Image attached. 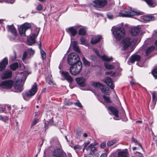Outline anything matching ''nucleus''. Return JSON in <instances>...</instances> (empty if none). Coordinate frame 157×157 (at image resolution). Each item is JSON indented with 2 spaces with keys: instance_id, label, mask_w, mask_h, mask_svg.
<instances>
[{
  "instance_id": "28",
  "label": "nucleus",
  "mask_w": 157,
  "mask_h": 157,
  "mask_svg": "<svg viewBox=\"0 0 157 157\" xmlns=\"http://www.w3.org/2000/svg\"><path fill=\"white\" fill-rule=\"evenodd\" d=\"M38 45L39 48L40 49V53L42 59L43 60H45L46 58V53L41 48V44H39Z\"/></svg>"
},
{
  "instance_id": "25",
  "label": "nucleus",
  "mask_w": 157,
  "mask_h": 157,
  "mask_svg": "<svg viewBox=\"0 0 157 157\" xmlns=\"http://www.w3.org/2000/svg\"><path fill=\"white\" fill-rule=\"evenodd\" d=\"M152 94V101L151 107L154 108L156 104V101L157 100V96L156 95V92L155 91L153 92H150Z\"/></svg>"
},
{
  "instance_id": "26",
  "label": "nucleus",
  "mask_w": 157,
  "mask_h": 157,
  "mask_svg": "<svg viewBox=\"0 0 157 157\" xmlns=\"http://www.w3.org/2000/svg\"><path fill=\"white\" fill-rule=\"evenodd\" d=\"M101 90L104 94L109 95L110 93V91L108 87H105V86H103V87L101 88Z\"/></svg>"
},
{
  "instance_id": "39",
  "label": "nucleus",
  "mask_w": 157,
  "mask_h": 157,
  "mask_svg": "<svg viewBox=\"0 0 157 157\" xmlns=\"http://www.w3.org/2000/svg\"><path fill=\"white\" fill-rule=\"evenodd\" d=\"M29 54L30 55V57L33 56L34 53V51L32 48H29L28 49Z\"/></svg>"
},
{
  "instance_id": "22",
  "label": "nucleus",
  "mask_w": 157,
  "mask_h": 157,
  "mask_svg": "<svg viewBox=\"0 0 157 157\" xmlns=\"http://www.w3.org/2000/svg\"><path fill=\"white\" fill-rule=\"evenodd\" d=\"M101 36L100 35L93 36L91 40V43L93 44H96L101 40Z\"/></svg>"
},
{
  "instance_id": "2",
  "label": "nucleus",
  "mask_w": 157,
  "mask_h": 157,
  "mask_svg": "<svg viewBox=\"0 0 157 157\" xmlns=\"http://www.w3.org/2000/svg\"><path fill=\"white\" fill-rule=\"evenodd\" d=\"M112 33L114 37L117 41L123 39L125 35L124 29L122 27H117L114 28Z\"/></svg>"
},
{
  "instance_id": "16",
  "label": "nucleus",
  "mask_w": 157,
  "mask_h": 157,
  "mask_svg": "<svg viewBox=\"0 0 157 157\" xmlns=\"http://www.w3.org/2000/svg\"><path fill=\"white\" fill-rule=\"evenodd\" d=\"M77 83L80 86L84 87L86 85L85 83L86 79L83 77L77 78H75Z\"/></svg>"
},
{
  "instance_id": "21",
  "label": "nucleus",
  "mask_w": 157,
  "mask_h": 157,
  "mask_svg": "<svg viewBox=\"0 0 157 157\" xmlns=\"http://www.w3.org/2000/svg\"><path fill=\"white\" fill-rule=\"evenodd\" d=\"M141 59L140 56L134 54L129 58V60L132 63H134L135 61H140Z\"/></svg>"
},
{
  "instance_id": "7",
  "label": "nucleus",
  "mask_w": 157,
  "mask_h": 157,
  "mask_svg": "<svg viewBox=\"0 0 157 157\" xmlns=\"http://www.w3.org/2000/svg\"><path fill=\"white\" fill-rule=\"evenodd\" d=\"M82 68V65L81 62H78L77 64L71 65L70 68V71L72 75H76L81 72Z\"/></svg>"
},
{
  "instance_id": "58",
  "label": "nucleus",
  "mask_w": 157,
  "mask_h": 157,
  "mask_svg": "<svg viewBox=\"0 0 157 157\" xmlns=\"http://www.w3.org/2000/svg\"><path fill=\"white\" fill-rule=\"evenodd\" d=\"M136 145H138L142 149H143V147H142V145H141V144L140 143L137 142L136 144Z\"/></svg>"
},
{
  "instance_id": "13",
  "label": "nucleus",
  "mask_w": 157,
  "mask_h": 157,
  "mask_svg": "<svg viewBox=\"0 0 157 157\" xmlns=\"http://www.w3.org/2000/svg\"><path fill=\"white\" fill-rule=\"evenodd\" d=\"M105 68L108 69H112L116 67L118 68L119 67V64L118 63H113L112 64H109L107 62H105L104 63Z\"/></svg>"
},
{
  "instance_id": "55",
  "label": "nucleus",
  "mask_w": 157,
  "mask_h": 157,
  "mask_svg": "<svg viewBox=\"0 0 157 157\" xmlns=\"http://www.w3.org/2000/svg\"><path fill=\"white\" fill-rule=\"evenodd\" d=\"M5 110V108H0V113L3 112Z\"/></svg>"
},
{
  "instance_id": "51",
  "label": "nucleus",
  "mask_w": 157,
  "mask_h": 157,
  "mask_svg": "<svg viewBox=\"0 0 157 157\" xmlns=\"http://www.w3.org/2000/svg\"><path fill=\"white\" fill-rule=\"evenodd\" d=\"M106 146V144L105 143H103L101 144L100 146V147L102 148H104Z\"/></svg>"
},
{
  "instance_id": "5",
  "label": "nucleus",
  "mask_w": 157,
  "mask_h": 157,
  "mask_svg": "<svg viewBox=\"0 0 157 157\" xmlns=\"http://www.w3.org/2000/svg\"><path fill=\"white\" fill-rule=\"evenodd\" d=\"M137 39H132L129 37H126L122 42V50H125L131 46H134L137 42Z\"/></svg>"
},
{
  "instance_id": "59",
  "label": "nucleus",
  "mask_w": 157,
  "mask_h": 157,
  "mask_svg": "<svg viewBox=\"0 0 157 157\" xmlns=\"http://www.w3.org/2000/svg\"><path fill=\"white\" fill-rule=\"evenodd\" d=\"M132 141L136 143V144L138 142L135 139H132Z\"/></svg>"
},
{
  "instance_id": "64",
  "label": "nucleus",
  "mask_w": 157,
  "mask_h": 157,
  "mask_svg": "<svg viewBox=\"0 0 157 157\" xmlns=\"http://www.w3.org/2000/svg\"><path fill=\"white\" fill-rule=\"evenodd\" d=\"M111 73V72H106L105 74L106 75H109Z\"/></svg>"
},
{
  "instance_id": "19",
  "label": "nucleus",
  "mask_w": 157,
  "mask_h": 157,
  "mask_svg": "<svg viewBox=\"0 0 157 157\" xmlns=\"http://www.w3.org/2000/svg\"><path fill=\"white\" fill-rule=\"evenodd\" d=\"M8 64V59L5 57L0 62V71L4 70Z\"/></svg>"
},
{
  "instance_id": "47",
  "label": "nucleus",
  "mask_w": 157,
  "mask_h": 157,
  "mask_svg": "<svg viewBox=\"0 0 157 157\" xmlns=\"http://www.w3.org/2000/svg\"><path fill=\"white\" fill-rule=\"evenodd\" d=\"M148 21L153 20L155 19V17L153 16H149L147 17Z\"/></svg>"
},
{
  "instance_id": "27",
  "label": "nucleus",
  "mask_w": 157,
  "mask_h": 157,
  "mask_svg": "<svg viewBox=\"0 0 157 157\" xmlns=\"http://www.w3.org/2000/svg\"><path fill=\"white\" fill-rule=\"evenodd\" d=\"M150 6L152 7L155 6L157 4L154 0H144Z\"/></svg>"
},
{
  "instance_id": "54",
  "label": "nucleus",
  "mask_w": 157,
  "mask_h": 157,
  "mask_svg": "<svg viewBox=\"0 0 157 157\" xmlns=\"http://www.w3.org/2000/svg\"><path fill=\"white\" fill-rule=\"evenodd\" d=\"M94 51L95 52V53L99 57H100L99 53L98 52V51L97 49H95Z\"/></svg>"
},
{
  "instance_id": "60",
  "label": "nucleus",
  "mask_w": 157,
  "mask_h": 157,
  "mask_svg": "<svg viewBox=\"0 0 157 157\" xmlns=\"http://www.w3.org/2000/svg\"><path fill=\"white\" fill-rule=\"evenodd\" d=\"M16 54H15V55H14V58H11L12 60L13 61V60H15L16 59Z\"/></svg>"
},
{
  "instance_id": "8",
  "label": "nucleus",
  "mask_w": 157,
  "mask_h": 157,
  "mask_svg": "<svg viewBox=\"0 0 157 157\" xmlns=\"http://www.w3.org/2000/svg\"><path fill=\"white\" fill-rule=\"evenodd\" d=\"M108 3L106 0H96L92 2L93 6L97 8H102L106 6Z\"/></svg>"
},
{
  "instance_id": "6",
  "label": "nucleus",
  "mask_w": 157,
  "mask_h": 157,
  "mask_svg": "<svg viewBox=\"0 0 157 157\" xmlns=\"http://www.w3.org/2000/svg\"><path fill=\"white\" fill-rule=\"evenodd\" d=\"M78 56L75 53H72L70 54L67 57V62L68 64L72 65L78 63L79 61Z\"/></svg>"
},
{
  "instance_id": "17",
  "label": "nucleus",
  "mask_w": 157,
  "mask_h": 157,
  "mask_svg": "<svg viewBox=\"0 0 157 157\" xmlns=\"http://www.w3.org/2000/svg\"><path fill=\"white\" fill-rule=\"evenodd\" d=\"M104 82L111 89H113L114 85L112 79L109 77H107L103 79Z\"/></svg>"
},
{
  "instance_id": "34",
  "label": "nucleus",
  "mask_w": 157,
  "mask_h": 157,
  "mask_svg": "<svg viewBox=\"0 0 157 157\" xmlns=\"http://www.w3.org/2000/svg\"><path fill=\"white\" fill-rule=\"evenodd\" d=\"M73 48L75 51L78 53H80V50L78 46H77L76 42H74V44L73 45Z\"/></svg>"
},
{
  "instance_id": "12",
  "label": "nucleus",
  "mask_w": 157,
  "mask_h": 157,
  "mask_svg": "<svg viewBox=\"0 0 157 157\" xmlns=\"http://www.w3.org/2000/svg\"><path fill=\"white\" fill-rule=\"evenodd\" d=\"M53 155L56 157H64L66 155L65 153L60 149H57L53 152Z\"/></svg>"
},
{
  "instance_id": "30",
  "label": "nucleus",
  "mask_w": 157,
  "mask_h": 157,
  "mask_svg": "<svg viewBox=\"0 0 157 157\" xmlns=\"http://www.w3.org/2000/svg\"><path fill=\"white\" fill-rule=\"evenodd\" d=\"M101 59L104 61H112L113 58L112 57H108L106 56H100Z\"/></svg>"
},
{
  "instance_id": "42",
  "label": "nucleus",
  "mask_w": 157,
  "mask_h": 157,
  "mask_svg": "<svg viewBox=\"0 0 157 157\" xmlns=\"http://www.w3.org/2000/svg\"><path fill=\"white\" fill-rule=\"evenodd\" d=\"M53 121L52 120H50L49 122L46 121L45 123V127H47L50 125H51L53 124Z\"/></svg>"
},
{
  "instance_id": "24",
  "label": "nucleus",
  "mask_w": 157,
  "mask_h": 157,
  "mask_svg": "<svg viewBox=\"0 0 157 157\" xmlns=\"http://www.w3.org/2000/svg\"><path fill=\"white\" fill-rule=\"evenodd\" d=\"M37 36L36 34H33L31 36L29 37L27 40L28 44L29 45H31L35 42V39Z\"/></svg>"
},
{
  "instance_id": "33",
  "label": "nucleus",
  "mask_w": 157,
  "mask_h": 157,
  "mask_svg": "<svg viewBox=\"0 0 157 157\" xmlns=\"http://www.w3.org/2000/svg\"><path fill=\"white\" fill-rule=\"evenodd\" d=\"M96 145V144L91 143L89 146V147L90 149V150L92 151L95 152L97 151V148L94 147Z\"/></svg>"
},
{
  "instance_id": "23",
  "label": "nucleus",
  "mask_w": 157,
  "mask_h": 157,
  "mask_svg": "<svg viewBox=\"0 0 157 157\" xmlns=\"http://www.w3.org/2000/svg\"><path fill=\"white\" fill-rule=\"evenodd\" d=\"M128 155V149H125L118 152L117 157H127Z\"/></svg>"
},
{
  "instance_id": "41",
  "label": "nucleus",
  "mask_w": 157,
  "mask_h": 157,
  "mask_svg": "<svg viewBox=\"0 0 157 157\" xmlns=\"http://www.w3.org/2000/svg\"><path fill=\"white\" fill-rule=\"evenodd\" d=\"M152 74L154 77L157 79V68L155 69L152 72Z\"/></svg>"
},
{
  "instance_id": "50",
  "label": "nucleus",
  "mask_w": 157,
  "mask_h": 157,
  "mask_svg": "<svg viewBox=\"0 0 157 157\" xmlns=\"http://www.w3.org/2000/svg\"><path fill=\"white\" fill-rule=\"evenodd\" d=\"M75 105L80 107H81L82 106L81 103L79 101L77 102L76 103Z\"/></svg>"
},
{
  "instance_id": "38",
  "label": "nucleus",
  "mask_w": 157,
  "mask_h": 157,
  "mask_svg": "<svg viewBox=\"0 0 157 157\" xmlns=\"http://www.w3.org/2000/svg\"><path fill=\"white\" fill-rule=\"evenodd\" d=\"M30 56H28V55L27 54V53L26 52H24L23 57L22 58V60L24 62H25V60L27 58H29Z\"/></svg>"
},
{
  "instance_id": "11",
  "label": "nucleus",
  "mask_w": 157,
  "mask_h": 157,
  "mask_svg": "<svg viewBox=\"0 0 157 157\" xmlns=\"http://www.w3.org/2000/svg\"><path fill=\"white\" fill-rule=\"evenodd\" d=\"M61 76L63 77L64 79L67 80L69 83H71L73 81L72 78L69 75L68 72L59 71Z\"/></svg>"
},
{
  "instance_id": "14",
  "label": "nucleus",
  "mask_w": 157,
  "mask_h": 157,
  "mask_svg": "<svg viewBox=\"0 0 157 157\" xmlns=\"http://www.w3.org/2000/svg\"><path fill=\"white\" fill-rule=\"evenodd\" d=\"M109 109L112 113L115 116L114 119L116 120H119V116L118 115V111L117 109L115 108L110 106L109 108Z\"/></svg>"
},
{
  "instance_id": "9",
  "label": "nucleus",
  "mask_w": 157,
  "mask_h": 157,
  "mask_svg": "<svg viewBox=\"0 0 157 157\" xmlns=\"http://www.w3.org/2000/svg\"><path fill=\"white\" fill-rule=\"evenodd\" d=\"M8 31L11 32L12 36L10 37V39L11 40H13L15 39L17 36V32L16 29L13 25H7V26Z\"/></svg>"
},
{
  "instance_id": "43",
  "label": "nucleus",
  "mask_w": 157,
  "mask_h": 157,
  "mask_svg": "<svg viewBox=\"0 0 157 157\" xmlns=\"http://www.w3.org/2000/svg\"><path fill=\"white\" fill-rule=\"evenodd\" d=\"M0 120L4 122H6L8 120V117L6 116L2 117L1 116H0Z\"/></svg>"
},
{
  "instance_id": "15",
  "label": "nucleus",
  "mask_w": 157,
  "mask_h": 157,
  "mask_svg": "<svg viewBox=\"0 0 157 157\" xmlns=\"http://www.w3.org/2000/svg\"><path fill=\"white\" fill-rule=\"evenodd\" d=\"M141 27L139 26L132 28L131 31V34L132 36H136L141 31Z\"/></svg>"
},
{
  "instance_id": "4",
  "label": "nucleus",
  "mask_w": 157,
  "mask_h": 157,
  "mask_svg": "<svg viewBox=\"0 0 157 157\" xmlns=\"http://www.w3.org/2000/svg\"><path fill=\"white\" fill-rule=\"evenodd\" d=\"M37 90V84L35 83L30 89L22 93L23 98L26 101L29 100L36 94Z\"/></svg>"
},
{
  "instance_id": "62",
  "label": "nucleus",
  "mask_w": 157,
  "mask_h": 157,
  "mask_svg": "<svg viewBox=\"0 0 157 157\" xmlns=\"http://www.w3.org/2000/svg\"><path fill=\"white\" fill-rule=\"evenodd\" d=\"M89 144V143H85L83 145L84 146V147H86L88 145V144Z\"/></svg>"
},
{
  "instance_id": "35",
  "label": "nucleus",
  "mask_w": 157,
  "mask_h": 157,
  "mask_svg": "<svg viewBox=\"0 0 157 157\" xmlns=\"http://www.w3.org/2000/svg\"><path fill=\"white\" fill-rule=\"evenodd\" d=\"M82 61L84 64L87 67H89L90 65V62L87 60L84 57H82Z\"/></svg>"
},
{
  "instance_id": "31",
  "label": "nucleus",
  "mask_w": 157,
  "mask_h": 157,
  "mask_svg": "<svg viewBox=\"0 0 157 157\" xmlns=\"http://www.w3.org/2000/svg\"><path fill=\"white\" fill-rule=\"evenodd\" d=\"M92 86L95 88H99L101 90V88L103 87V85L101 83L98 82H94L92 83Z\"/></svg>"
},
{
  "instance_id": "29",
  "label": "nucleus",
  "mask_w": 157,
  "mask_h": 157,
  "mask_svg": "<svg viewBox=\"0 0 157 157\" xmlns=\"http://www.w3.org/2000/svg\"><path fill=\"white\" fill-rule=\"evenodd\" d=\"M155 49V47L153 46H151L148 48L145 51L146 55L147 56L150 54Z\"/></svg>"
},
{
  "instance_id": "40",
  "label": "nucleus",
  "mask_w": 157,
  "mask_h": 157,
  "mask_svg": "<svg viewBox=\"0 0 157 157\" xmlns=\"http://www.w3.org/2000/svg\"><path fill=\"white\" fill-rule=\"evenodd\" d=\"M103 98L104 99V100L105 102L107 103L111 102V101L110 100L109 97L105 96V95H104L103 96Z\"/></svg>"
},
{
  "instance_id": "37",
  "label": "nucleus",
  "mask_w": 157,
  "mask_h": 157,
  "mask_svg": "<svg viewBox=\"0 0 157 157\" xmlns=\"http://www.w3.org/2000/svg\"><path fill=\"white\" fill-rule=\"evenodd\" d=\"M117 142L116 140H114L111 141H108L107 143V145L108 146L110 147Z\"/></svg>"
},
{
  "instance_id": "63",
  "label": "nucleus",
  "mask_w": 157,
  "mask_h": 157,
  "mask_svg": "<svg viewBox=\"0 0 157 157\" xmlns=\"http://www.w3.org/2000/svg\"><path fill=\"white\" fill-rule=\"evenodd\" d=\"M131 83L132 85H133L135 84V82L133 81H131Z\"/></svg>"
},
{
  "instance_id": "53",
  "label": "nucleus",
  "mask_w": 157,
  "mask_h": 157,
  "mask_svg": "<svg viewBox=\"0 0 157 157\" xmlns=\"http://www.w3.org/2000/svg\"><path fill=\"white\" fill-rule=\"evenodd\" d=\"M63 65L62 63H60L59 67V69L60 70H61L63 68Z\"/></svg>"
},
{
  "instance_id": "57",
  "label": "nucleus",
  "mask_w": 157,
  "mask_h": 157,
  "mask_svg": "<svg viewBox=\"0 0 157 157\" xmlns=\"http://www.w3.org/2000/svg\"><path fill=\"white\" fill-rule=\"evenodd\" d=\"M153 35L154 36H157V30L154 31Z\"/></svg>"
},
{
  "instance_id": "49",
  "label": "nucleus",
  "mask_w": 157,
  "mask_h": 157,
  "mask_svg": "<svg viewBox=\"0 0 157 157\" xmlns=\"http://www.w3.org/2000/svg\"><path fill=\"white\" fill-rule=\"evenodd\" d=\"M42 9V6L40 4H39L38 5L37 7V9L38 11H40Z\"/></svg>"
},
{
  "instance_id": "36",
  "label": "nucleus",
  "mask_w": 157,
  "mask_h": 157,
  "mask_svg": "<svg viewBox=\"0 0 157 157\" xmlns=\"http://www.w3.org/2000/svg\"><path fill=\"white\" fill-rule=\"evenodd\" d=\"M86 30L83 28H81L79 29L78 34L81 35H84L86 33Z\"/></svg>"
},
{
  "instance_id": "10",
  "label": "nucleus",
  "mask_w": 157,
  "mask_h": 157,
  "mask_svg": "<svg viewBox=\"0 0 157 157\" xmlns=\"http://www.w3.org/2000/svg\"><path fill=\"white\" fill-rule=\"evenodd\" d=\"M31 25L28 23H25L22 25L20 27L19 32L21 36H25V32L28 29L31 28Z\"/></svg>"
},
{
  "instance_id": "20",
  "label": "nucleus",
  "mask_w": 157,
  "mask_h": 157,
  "mask_svg": "<svg viewBox=\"0 0 157 157\" xmlns=\"http://www.w3.org/2000/svg\"><path fill=\"white\" fill-rule=\"evenodd\" d=\"M66 31L71 36H74L77 33L75 28L74 27L67 29Z\"/></svg>"
},
{
  "instance_id": "3",
  "label": "nucleus",
  "mask_w": 157,
  "mask_h": 157,
  "mask_svg": "<svg viewBox=\"0 0 157 157\" xmlns=\"http://www.w3.org/2000/svg\"><path fill=\"white\" fill-rule=\"evenodd\" d=\"M141 14V12L135 9H125L121 11L117 16L123 17H130L133 15H139Z\"/></svg>"
},
{
  "instance_id": "48",
  "label": "nucleus",
  "mask_w": 157,
  "mask_h": 157,
  "mask_svg": "<svg viewBox=\"0 0 157 157\" xmlns=\"http://www.w3.org/2000/svg\"><path fill=\"white\" fill-rule=\"evenodd\" d=\"M80 41L82 44H84L85 43V39L82 37L80 38Z\"/></svg>"
},
{
  "instance_id": "56",
  "label": "nucleus",
  "mask_w": 157,
  "mask_h": 157,
  "mask_svg": "<svg viewBox=\"0 0 157 157\" xmlns=\"http://www.w3.org/2000/svg\"><path fill=\"white\" fill-rule=\"evenodd\" d=\"M100 157H107V155L105 153H102Z\"/></svg>"
},
{
  "instance_id": "32",
  "label": "nucleus",
  "mask_w": 157,
  "mask_h": 157,
  "mask_svg": "<svg viewBox=\"0 0 157 157\" xmlns=\"http://www.w3.org/2000/svg\"><path fill=\"white\" fill-rule=\"evenodd\" d=\"M18 67V64L17 63H12L10 66V68L11 69L13 70H16L17 68Z\"/></svg>"
},
{
  "instance_id": "44",
  "label": "nucleus",
  "mask_w": 157,
  "mask_h": 157,
  "mask_svg": "<svg viewBox=\"0 0 157 157\" xmlns=\"http://www.w3.org/2000/svg\"><path fill=\"white\" fill-rule=\"evenodd\" d=\"M135 154L137 157H144L143 155L140 152H136Z\"/></svg>"
},
{
  "instance_id": "1",
  "label": "nucleus",
  "mask_w": 157,
  "mask_h": 157,
  "mask_svg": "<svg viewBox=\"0 0 157 157\" xmlns=\"http://www.w3.org/2000/svg\"><path fill=\"white\" fill-rule=\"evenodd\" d=\"M25 70L23 72L18 73L17 74L18 76H17L13 80V81L11 80H6L2 82L0 86L4 89H10L12 87L13 84L14 88V91L16 92H21L23 90V85L21 84L22 82H24L26 80L27 75L29 73L25 69L23 65Z\"/></svg>"
},
{
  "instance_id": "45",
  "label": "nucleus",
  "mask_w": 157,
  "mask_h": 157,
  "mask_svg": "<svg viewBox=\"0 0 157 157\" xmlns=\"http://www.w3.org/2000/svg\"><path fill=\"white\" fill-rule=\"evenodd\" d=\"M39 121V120L36 119H34L32 123V126L36 124Z\"/></svg>"
},
{
  "instance_id": "18",
  "label": "nucleus",
  "mask_w": 157,
  "mask_h": 157,
  "mask_svg": "<svg viewBox=\"0 0 157 157\" xmlns=\"http://www.w3.org/2000/svg\"><path fill=\"white\" fill-rule=\"evenodd\" d=\"M12 76V72L8 70L5 71L2 75L1 78L2 79L10 78Z\"/></svg>"
},
{
  "instance_id": "46",
  "label": "nucleus",
  "mask_w": 157,
  "mask_h": 157,
  "mask_svg": "<svg viewBox=\"0 0 157 157\" xmlns=\"http://www.w3.org/2000/svg\"><path fill=\"white\" fill-rule=\"evenodd\" d=\"M107 17L110 19H112L113 18V15L110 13H108L107 14Z\"/></svg>"
},
{
  "instance_id": "61",
  "label": "nucleus",
  "mask_w": 157,
  "mask_h": 157,
  "mask_svg": "<svg viewBox=\"0 0 157 157\" xmlns=\"http://www.w3.org/2000/svg\"><path fill=\"white\" fill-rule=\"evenodd\" d=\"M83 136L84 137H86L88 135L87 133H85L83 134Z\"/></svg>"
},
{
  "instance_id": "52",
  "label": "nucleus",
  "mask_w": 157,
  "mask_h": 157,
  "mask_svg": "<svg viewBox=\"0 0 157 157\" xmlns=\"http://www.w3.org/2000/svg\"><path fill=\"white\" fill-rule=\"evenodd\" d=\"M121 112L122 114V118H123V117H125L124 111L123 109H122L121 110ZM121 117H122V116H121Z\"/></svg>"
}]
</instances>
